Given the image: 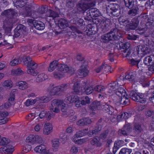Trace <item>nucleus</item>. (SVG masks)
Here are the masks:
<instances>
[{"instance_id": "1", "label": "nucleus", "mask_w": 154, "mask_h": 154, "mask_svg": "<svg viewBox=\"0 0 154 154\" xmlns=\"http://www.w3.org/2000/svg\"><path fill=\"white\" fill-rule=\"evenodd\" d=\"M65 101L60 100L58 99L53 100L51 102V105L50 106L51 110L55 113H58L60 109L57 107V106H60L61 111L62 112V116L66 117L67 113V106L64 102Z\"/></svg>"}, {"instance_id": "2", "label": "nucleus", "mask_w": 154, "mask_h": 154, "mask_svg": "<svg viewBox=\"0 0 154 154\" xmlns=\"http://www.w3.org/2000/svg\"><path fill=\"white\" fill-rule=\"evenodd\" d=\"M121 36L122 35L117 29H112L109 32L101 36V41L107 42L109 40H118Z\"/></svg>"}, {"instance_id": "3", "label": "nucleus", "mask_w": 154, "mask_h": 154, "mask_svg": "<svg viewBox=\"0 0 154 154\" xmlns=\"http://www.w3.org/2000/svg\"><path fill=\"white\" fill-rule=\"evenodd\" d=\"M51 99L49 97L44 96L41 97H36L35 99L31 98L28 99L24 103L25 105L29 106L30 105H32L35 104L36 102L37 103H46L49 101Z\"/></svg>"}, {"instance_id": "4", "label": "nucleus", "mask_w": 154, "mask_h": 154, "mask_svg": "<svg viewBox=\"0 0 154 154\" xmlns=\"http://www.w3.org/2000/svg\"><path fill=\"white\" fill-rule=\"evenodd\" d=\"M17 18H6L3 22V28L6 33L9 34L11 29L13 27V24L16 22Z\"/></svg>"}, {"instance_id": "5", "label": "nucleus", "mask_w": 154, "mask_h": 154, "mask_svg": "<svg viewBox=\"0 0 154 154\" xmlns=\"http://www.w3.org/2000/svg\"><path fill=\"white\" fill-rule=\"evenodd\" d=\"M95 5V3L91 1H82L77 5V8L78 10L80 11H85Z\"/></svg>"}, {"instance_id": "6", "label": "nucleus", "mask_w": 154, "mask_h": 154, "mask_svg": "<svg viewBox=\"0 0 154 154\" xmlns=\"http://www.w3.org/2000/svg\"><path fill=\"white\" fill-rule=\"evenodd\" d=\"M88 65V62L84 61L83 64H81L80 69L77 71L76 73L77 76H80V78H82L88 75L89 72Z\"/></svg>"}, {"instance_id": "7", "label": "nucleus", "mask_w": 154, "mask_h": 154, "mask_svg": "<svg viewBox=\"0 0 154 154\" xmlns=\"http://www.w3.org/2000/svg\"><path fill=\"white\" fill-rule=\"evenodd\" d=\"M109 11V15L117 17L121 14V8L118 4L114 3L111 5Z\"/></svg>"}, {"instance_id": "8", "label": "nucleus", "mask_w": 154, "mask_h": 154, "mask_svg": "<svg viewBox=\"0 0 154 154\" xmlns=\"http://www.w3.org/2000/svg\"><path fill=\"white\" fill-rule=\"evenodd\" d=\"M129 95L130 98L135 101L143 103H145L146 101V99L143 97V95H138L133 90L130 91Z\"/></svg>"}, {"instance_id": "9", "label": "nucleus", "mask_w": 154, "mask_h": 154, "mask_svg": "<svg viewBox=\"0 0 154 154\" xmlns=\"http://www.w3.org/2000/svg\"><path fill=\"white\" fill-rule=\"evenodd\" d=\"M25 27L22 25H18L14 30V37L15 38L19 37L20 38H23V35L26 33L25 31Z\"/></svg>"}, {"instance_id": "10", "label": "nucleus", "mask_w": 154, "mask_h": 154, "mask_svg": "<svg viewBox=\"0 0 154 154\" xmlns=\"http://www.w3.org/2000/svg\"><path fill=\"white\" fill-rule=\"evenodd\" d=\"M27 72L28 74L33 76H36L37 74V72L35 70L38 66V64L34 61L32 60L28 65H27Z\"/></svg>"}, {"instance_id": "11", "label": "nucleus", "mask_w": 154, "mask_h": 154, "mask_svg": "<svg viewBox=\"0 0 154 154\" xmlns=\"http://www.w3.org/2000/svg\"><path fill=\"white\" fill-rule=\"evenodd\" d=\"M60 90L59 86H54V84H51L47 88V91L50 96H57L60 94Z\"/></svg>"}, {"instance_id": "12", "label": "nucleus", "mask_w": 154, "mask_h": 154, "mask_svg": "<svg viewBox=\"0 0 154 154\" xmlns=\"http://www.w3.org/2000/svg\"><path fill=\"white\" fill-rule=\"evenodd\" d=\"M135 53L133 52L128 57L127 59H129V63L131 66H136L137 68L140 69L139 70H140L142 72H143V69H142L140 66H139L138 63L140 62V59H137L134 57Z\"/></svg>"}, {"instance_id": "13", "label": "nucleus", "mask_w": 154, "mask_h": 154, "mask_svg": "<svg viewBox=\"0 0 154 154\" xmlns=\"http://www.w3.org/2000/svg\"><path fill=\"white\" fill-rule=\"evenodd\" d=\"M17 12L12 9H9L5 10L1 13V15L5 16L6 18H17L16 17L17 16Z\"/></svg>"}, {"instance_id": "14", "label": "nucleus", "mask_w": 154, "mask_h": 154, "mask_svg": "<svg viewBox=\"0 0 154 154\" xmlns=\"http://www.w3.org/2000/svg\"><path fill=\"white\" fill-rule=\"evenodd\" d=\"M130 44L128 42H126L122 45V48L124 49L122 53L123 57L128 58V57L131 54V50Z\"/></svg>"}, {"instance_id": "15", "label": "nucleus", "mask_w": 154, "mask_h": 154, "mask_svg": "<svg viewBox=\"0 0 154 154\" xmlns=\"http://www.w3.org/2000/svg\"><path fill=\"white\" fill-rule=\"evenodd\" d=\"M110 69V67L105 63H103L101 66L95 69V70L97 73L101 72L106 73L109 71Z\"/></svg>"}, {"instance_id": "16", "label": "nucleus", "mask_w": 154, "mask_h": 154, "mask_svg": "<svg viewBox=\"0 0 154 154\" xmlns=\"http://www.w3.org/2000/svg\"><path fill=\"white\" fill-rule=\"evenodd\" d=\"M35 152L42 154H51L47 149L46 146L41 144L35 147L34 149Z\"/></svg>"}, {"instance_id": "17", "label": "nucleus", "mask_w": 154, "mask_h": 154, "mask_svg": "<svg viewBox=\"0 0 154 154\" xmlns=\"http://www.w3.org/2000/svg\"><path fill=\"white\" fill-rule=\"evenodd\" d=\"M92 20L94 23L97 25L99 24L97 28L103 32H104V28L106 23L104 20L101 18H93Z\"/></svg>"}, {"instance_id": "18", "label": "nucleus", "mask_w": 154, "mask_h": 154, "mask_svg": "<svg viewBox=\"0 0 154 154\" xmlns=\"http://www.w3.org/2000/svg\"><path fill=\"white\" fill-rule=\"evenodd\" d=\"M139 22V19L137 18H134L132 19L130 23L128 24V27L131 30H134L137 28Z\"/></svg>"}, {"instance_id": "19", "label": "nucleus", "mask_w": 154, "mask_h": 154, "mask_svg": "<svg viewBox=\"0 0 154 154\" xmlns=\"http://www.w3.org/2000/svg\"><path fill=\"white\" fill-rule=\"evenodd\" d=\"M121 82L120 80L118 79L117 83L115 82L109 84L108 85V88H109L108 92L110 93H111L115 92V91H116V90L118 88V85H119V86H120L122 84L121 83Z\"/></svg>"}, {"instance_id": "20", "label": "nucleus", "mask_w": 154, "mask_h": 154, "mask_svg": "<svg viewBox=\"0 0 154 154\" xmlns=\"http://www.w3.org/2000/svg\"><path fill=\"white\" fill-rule=\"evenodd\" d=\"M53 127L51 124L50 123H45L44 126L43 133L48 135L52 131Z\"/></svg>"}, {"instance_id": "21", "label": "nucleus", "mask_w": 154, "mask_h": 154, "mask_svg": "<svg viewBox=\"0 0 154 154\" xmlns=\"http://www.w3.org/2000/svg\"><path fill=\"white\" fill-rule=\"evenodd\" d=\"M87 11L89 13L90 16H91L92 19L93 18L98 17L100 15V12L99 10L96 8H89L87 10Z\"/></svg>"}, {"instance_id": "22", "label": "nucleus", "mask_w": 154, "mask_h": 154, "mask_svg": "<svg viewBox=\"0 0 154 154\" xmlns=\"http://www.w3.org/2000/svg\"><path fill=\"white\" fill-rule=\"evenodd\" d=\"M92 122L91 119L88 118H85L81 119L77 122L78 125L83 126L90 124Z\"/></svg>"}, {"instance_id": "23", "label": "nucleus", "mask_w": 154, "mask_h": 154, "mask_svg": "<svg viewBox=\"0 0 154 154\" xmlns=\"http://www.w3.org/2000/svg\"><path fill=\"white\" fill-rule=\"evenodd\" d=\"M80 83L79 82H77L75 83L73 90L75 94H81L83 92L82 89L80 86Z\"/></svg>"}, {"instance_id": "24", "label": "nucleus", "mask_w": 154, "mask_h": 154, "mask_svg": "<svg viewBox=\"0 0 154 154\" xmlns=\"http://www.w3.org/2000/svg\"><path fill=\"white\" fill-rule=\"evenodd\" d=\"M102 107L103 109L106 112H108L109 115H112V114L114 109L112 106H109L106 103H102Z\"/></svg>"}, {"instance_id": "25", "label": "nucleus", "mask_w": 154, "mask_h": 154, "mask_svg": "<svg viewBox=\"0 0 154 154\" xmlns=\"http://www.w3.org/2000/svg\"><path fill=\"white\" fill-rule=\"evenodd\" d=\"M32 5L26 4L25 10L22 13V14L23 17H29L32 14L31 8L32 7Z\"/></svg>"}, {"instance_id": "26", "label": "nucleus", "mask_w": 154, "mask_h": 154, "mask_svg": "<svg viewBox=\"0 0 154 154\" xmlns=\"http://www.w3.org/2000/svg\"><path fill=\"white\" fill-rule=\"evenodd\" d=\"M144 63L146 65H149L154 63V55H151L144 58Z\"/></svg>"}, {"instance_id": "27", "label": "nucleus", "mask_w": 154, "mask_h": 154, "mask_svg": "<svg viewBox=\"0 0 154 154\" xmlns=\"http://www.w3.org/2000/svg\"><path fill=\"white\" fill-rule=\"evenodd\" d=\"M59 62L58 61L55 60L52 61L50 63L49 66L48 68V71L49 72H52L56 68L58 67V66Z\"/></svg>"}, {"instance_id": "28", "label": "nucleus", "mask_w": 154, "mask_h": 154, "mask_svg": "<svg viewBox=\"0 0 154 154\" xmlns=\"http://www.w3.org/2000/svg\"><path fill=\"white\" fill-rule=\"evenodd\" d=\"M147 29L152 30L154 29V20L152 17L147 19V22L145 24Z\"/></svg>"}, {"instance_id": "29", "label": "nucleus", "mask_w": 154, "mask_h": 154, "mask_svg": "<svg viewBox=\"0 0 154 154\" xmlns=\"http://www.w3.org/2000/svg\"><path fill=\"white\" fill-rule=\"evenodd\" d=\"M90 143L92 145L96 146L97 147H101L102 145V143L97 137L93 138L91 140Z\"/></svg>"}, {"instance_id": "30", "label": "nucleus", "mask_w": 154, "mask_h": 154, "mask_svg": "<svg viewBox=\"0 0 154 154\" xmlns=\"http://www.w3.org/2000/svg\"><path fill=\"white\" fill-rule=\"evenodd\" d=\"M136 76V72H130L126 75L125 78H122L123 80H122V81L123 80H124L125 79L128 80L129 81L132 82L134 80Z\"/></svg>"}, {"instance_id": "31", "label": "nucleus", "mask_w": 154, "mask_h": 154, "mask_svg": "<svg viewBox=\"0 0 154 154\" xmlns=\"http://www.w3.org/2000/svg\"><path fill=\"white\" fill-rule=\"evenodd\" d=\"M58 24L60 29H66L67 26V22L64 19H61L58 21Z\"/></svg>"}, {"instance_id": "32", "label": "nucleus", "mask_w": 154, "mask_h": 154, "mask_svg": "<svg viewBox=\"0 0 154 154\" xmlns=\"http://www.w3.org/2000/svg\"><path fill=\"white\" fill-rule=\"evenodd\" d=\"M102 107V104L99 101H95L93 102L91 105L90 108L93 110L100 109Z\"/></svg>"}, {"instance_id": "33", "label": "nucleus", "mask_w": 154, "mask_h": 154, "mask_svg": "<svg viewBox=\"0 0 154 154\" xmlns=\"http://www.w3.org/2000/svg\"><path fill=\"white\" fill-rule=\"evenodd\" d=\"M119 21L121 24L127 26L130 22L129 19L124 16L120 17L119 18Z\"/></svg>"}, {"instance_id": "34", "label": "nucleus", "mask_w": 154, "mask_h": 154, "mask_svg": "<svg viewBox=\"0 0 154 154\" xmlns=\"http://www.w3.org/2000/svg\"><path fill=\"white\" fill-rule=\"evenodd\" d=\"M137 49L138 51L139 49H140L143 54H149L150 52V49L149 48L147 45H139Z\"/></svg>"}, {"instance_id": "35", "label": "nucleus", "mask_w": 154, "mask_h": 154, "mask_svg": "<svg viewBox=\"0 0 154 154\" xmlns=\"http://www.w3.org/2000/svg\"><path fill=\"white\" fill-rule=\"evenodd\" d=\"M147 30V28L146 27L145 24L141 22L140 27L138 29H137V32L140 34H142L144 33Z\"/></svg>"}, {"instance_id": "36", "label": "nucleus", "mask_w": 154, "mask_h": 154, "mask_svg": "<svg viewBox=\"0 0 154 154\" xmlns=\"http://www.w3.org/2000/svg\"><path fill=\"white\" fill-rule=\"evenodd\" d=\"M2 151L5 154H11L14 151V147L11 145L5 146L2 149Z\"/></svg>"}, {"instance_id": "37", "label": "nucleus", "mask_w": 154, "mask_h": 154, "mask_svg": "<svg viewBox=\"0 0 154 154\" xmlns=\"http://www.w3.org/2000/svg\"><path fill=\"white\" fill-rule=\"evenodd\" d=\"M116 94L119 97L127 96L126 92L124 88L120 87L118 88L115 92Z\"/></svg>"}, {"instance_id": "38", "label": "nucleus", "mask_w": 154, "mask_h": 154, "mask_svg": "<svg viewBox=\"0 0 154 154\" xmlns=\"http://www.w3.org/2000/svg\"><path fill=\"white\" fill-rule=\"evenodd\" d=\"M33 25L36 29L39 30L44 29L45 27L44 23L40 21L35 22L33 24Z\"/></svg>"}, {"instance_id": "39", "label": "nucleus", "mask_w": 154, "mask_h": 154, "mask_svg": "<svg viewBox=\"0 0 154 154\" xmlns=\"http://www.w3.org/2000/svg\"><path fill=\"white\" fill-rule=\"evenodd\" d=\"M67 65L66 64L60 63L58 66L57 70L63 73L67 72Z\"/></svg>"}, {"instance_id": "40", "label": "nucleus", "mask_w": 154, "mask_h": 154, "mask_svg": "<svg viewBox=\"0 0 154 154\" xmlns=\"http://www.w3.org/2000/svg\"><path fill=\"white\" fill-rule=\"evenodd\" d=\"M120 103L123 105H128L129 104V100L128 95L121 97L119 100Z\"/></svg>"}, {"instance_id": "41", "label": "nucleus", "mask_w": 154, "mask_h": 154, "mask_svg": "<svg viewBox=\"0 0 154 154\" xmlns=\"http://www.w3.org/2000/svg\"><path fill=\"white\" fill-rule=\"evenodd\" d=\"M130 9L128 12V15L131 16H134L137 14L138 8L136 5L133 6V8Z\"/></svg>"}, {"instance_id": "42", "label": "nucleus", "mask_w": 154, "mask_h": 154, "mask_svg": "<svg viewBox=\"0 0 154 154\" xmlns=\"http://www.w3.org/2000/svg\"><path fill=\"white\" fill-rule=\"evenodd\" d=\"M48 12L49 13L48 16L51 17L54 19L59 16V10H57V12L55 11H52L49 9L48 11Z\"/></svg>"}, {"instance_id": "43", "label": "nucleus", "mask_w": 154, "mask_h": 154, "mask_svg": "<svg viewBox=\"0 0 154 154\" xmlns=\"http://www.w3.org/2000/svg\"><path fill=\"white\" fill-rule=\"evenodd\" d=\"M124 143V141L122 140L116 141L115 142L114 147L113 148V151L115 149V150L116 151L120 147L123 146Z\"/></svg>"}, {"instance_id": "44", "label": "nucleus", "mask_w": 154, "mask_h": 154, "mask_svg": "<svg viewBox=\"0 0 154 154\" xmlns=\"http://www.w3.org/2000/svg\"><path fill=\"white\" fill-rule=\"evenodd\" d=\"M52 149L54 151H56L58 149L59 145V140L58 139H55L52 141Z\"/></svg>"}, {"instance_id": "45", "label": "nucleus", "mask_w": 154, "mask_h": 154, "mask_svg": "<svg viewBox=\"0 0 154 154\" xmlns=\"http://www.w3.org/2000/svg\"><path fill=\"white\" fill-rule=\"evenodd\" d=\"M125 6L129 9L131 8L134 6V0H123Z\"/></svg>"}, {"instance_id": "46", "label": "nucleus", "mask_w": 154, "mask_h": 154, "mask_svg": "<svg viewBox=\"0 0 154 154\" xmlns=\"http://www.w3.org/2000/svg\"><path fill=\"white\" fill-rule=\"evenodd\" d=\"M26 1V0H16L15 5L20 8H22L25 5Z\"/></svg>"}, {"instance_id": "47", "label": "nucleus", "mask_w": 154, "mask_h": 154, "mask_svg": "<svg viewBox=\"0 0 154 154\" xmlns=\"http://www.w3.org/2000/svg\"><path fill=\"white\" fill-rule=\"evenodd\" d=\"M133 130L136 134L139 133L142 130L141 125L137 124H135L134 125Z\"/></svg>"}, {"instance_id": "48", "label": "nucleus", "mask_w": 154, "mask_h": 154, "mask_svg": "<svg viewBox=\"0 0 154 154\" xmlns=\"http://www.w3.org/2000/svg\"><path fill=\"white\" fill-rule=\"evenodd\" d=\"M18 84L19 88L22 90L26 89L28 87V84L25 82H20L18 83Z\"/></svg>"}, {"instance_id": "49", "label": "nucleus", "mask_w": 154, "mask_h": 154, "mask_svg": "<svg viewBox=\"0 0 154 154\" xmlns=\"http://www.w3.org/2000/svg\"><path fill=\"white\" fill-rule=\"evenodd\" d=\"M3 86L5 88H10L13 86V83L10 80H6L3 83Z\"/></svg>"}, {"instance_id": "50", "label": "nucleus", "mask_w": 154, "mask_h": 154, "mask_svg": "<svg viewBox=\"0 0 154 154\" xmlns=\"http://www.w3.org/2000/svg\"><path fill=\"white\" fill-rule=\"evenodd\" d=\"M10 140L8 138L3 137L0 139V145H8L10 142Z\"/></svg>"}, {"instance_id": "51", "label": "nucleus", "mask_w": 154, "mask_h": 154, "mask_svg": "<svg viewBox=\"0 0 154 154\" xmlns=\"http://www.w3.org/2000/svg\"><path fill=\"white\" fill-rule=\"evenodd\" d=\"M53 74L54 77L57 80H60L63 77V75L57 71H55Z\"/></svg>"}, {"instance_id": "52", "label": "nucleus", "mask_w": 154, "mask_h": 154, "mask_svg": "<svg viewBox=\"0 0 154 154\" xmlns=\"http://www.w3.org/2000/svg\"><path fill=\"white\" fill-rule=\"evenodd\" d=\"M122 128L129 134L132 131V128L129 123L126 124Z\"/></svg>"}, {"instance_id": "53", "label": "nucleus", "mask_w": 154, "mask_h": 154, "mask_svg": "<svg viewBox=\"0 0 154 154\" xmlns=\"http://www.w3.org/2000/svg\"><path fill=\"white\" fill-rule=\"evenodd\" d=\"M26 142L28 143H30L32 144L34 143V136L30 135L27 137L26 139Z\"/></svg>"}, {"instance_id": "54", "label": "nucleus", "mask_w": 154, "mask_h": 154, "mask_svg": "<svg viewBox=\"0 0 154 154\" xmlns=\"http://www.w3.org/2000/svg\"><path fill=\"white\" fill-rule=\"evenodd\" d=\"M21 62L19 58H15L10 62V64L12 66H14L18 65Z\"/></svg>"}, {"instance_id": "55", "label": "nucleus", "mask_w": 154, "mask_h": 154, "mask_svg": "<svg viewBox=\"0 0 154 154\" xmlns=\"http://www.w3.org/2000/svg\"><path fill=\"white\" fill-rule=\"evenodd\" d=\"M34 142L35 143H42L43 140L42 137L38 135L34 136Z\"/></svg>"}, {"instance_id": "56", "label": "nucleus", "mask_w": 154, "mask_h": 154, "mask_svg": "<svg viewBox=\"0 0 154 154\" xmlns=\"http://www.w3.org/2000/svg\"><path fill=\"white\" fill-rule=\"evenodd\" d=\"M109 133V131L106 130L102 132L100 135L99 138L103 140H104L107 138Z\"/></svg>"}, {"instance_id": "57", "label": "nucleus", "mask_w": 154, "mask_h": 154, "mask_svg": "<svg viewBox=\"0 0 154 154\" xmlns=\"http://www.w3.org/2000/svg\"><path fill=\"white\" fill-rule=\"evenodd\" d=\"M145 114L147 117H150L154 115V110L151 109H147L145 111Z\"/></svg>"}, {"instance_id": "58", "label": "nucleus", "mask_w": 154, "mask_h": 154, "mask_svg": "<svg viewBox=\"0 0 154 154\" xmlns=\"http://www.w3.org/2000/svg\"><path fill=\"white\" fill-rule=\"evenodd\" d=\"M45 76V74L43 73H41L38 75L36 79V82H40L43 81L45 80L44 76Z\"/></svg>"}, {"instance_id": "59", "label": "nucleus", "mask_w": 154, "mask_h": 154, "mask_svg": "<svg viewBox=\"0 0 154 154\" xmlns=\"http://www.w3.org/2000/svg\"><path fill=\"white\" fill-rule=\"evenodd\" d=\"M94 91L98 92H101L104 91L105 88L104 86L98 85L94 87Z\"/></svg>"}, {"instance_id": "60", "label": "nucleus", "mask_w": 154, "mask_h": 154, "mask_svg": "<svg viewBox=\"0 0 154 154\" xmlns=\"http://www.w3.org/2000/svg\"><path fill=\"white\" fill-rule=\"evenodd\" d=\"M85 12L83 14L84 19L88 21H91L92 19L91 16H90L87 11L86 12Z\"/></svg>"}, {"instance_id": "61", "label": "nucleus", "mask_w": 154, "mask_h": 154, "mask_svg": "<svg viewBox=\"0 0 154 154\" xmlns=\"http://www.w3.org/2000/svg\"><path fill=\"white\" fill-rule=\"evenodd\" d=\"M86 131V130H81L79 131L76 133L75 134V136L77 137H82L86 135V133L85 132V131Z\"/></svg>"}, {"instance_id": "62", "label": "nucleus", "mask_w": 154, "mask_h": 154, "mask_svg": "<svg viewBox=\"0 0 154 154\" xmlns=\"http://www.w3.org/2000/svg\"><path fill=\"white\" fill-rule=\"evenodd\" d=\"M55 114L51 112H46L45 117L47 119L49 120L52 117H54L55 116Z\"/></svg>"}, {"instance_id": "63", "label": "nucleus", "mask_w": 154, "mask_h": 154, "mask_svg": "<svg viewBox=\"0 0 154 154\" xmlns=\"http://www.w3.org/2000/svg\"><path fill=\"white\" fill-rule=\"evenodd\" d=\"M69 99V101L70 103H75L76 100L79 99V97L77 96H72L69 97L68 100Z\"/></svg>"}, {"instance_id": "64", "label": "nucleus", "mask_w": 154, "mask_h": 154, "mask_svg": "<svg viewBox=\"0 0 154 154\" xmlns=\"http://www.w3.org/2000/svg\"><path fill=\"white\" fill-rule=\"evenodd\" d=\"M122 154H130L131 152V150L126 148L122 149L120 152Z\"/></svg>"}]
</instances>
